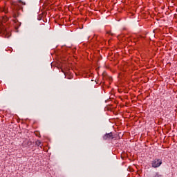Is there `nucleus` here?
Returning a JSON list of instances; mask_svg holds the SVG:
<instances>
[{
	"instance_id": "f257e3e1",
	"label": "nucleus",
	"mask_w": 177,
	"mask_h": 177,
	"mask_svg": "<svg viewBox=\"0 0 177 177\" xmlns=\"http://www.w3.org/2000/svg\"><path fill=\"white\" fill-rule=\"evenodd\" d=\"M8 20V19L6 16L0 18V34H3L5 38H9V37H10V33L8 31L6 28H5V25H3V23H6Z\"/></svg>"
},
{
	"instance_id": "f03ea898",
	"label": "nucleus",
	"mask_w": 177,
	"mask_h": 177,
	"mask_svg": "<svg viewBox=\"0 0 177 177\" xmlns=\"http://www.w3.org/2000/svg\"><path fill=\"white\" fill-rule=\"evenodd\" d=\"M162 164V160L161 159H154L151 162L152 168H158Z\"/></svg>"
},
{
	"instance_id": "7ed1b4c3",
	"label": "nucleus",
	"mask_w": 177,
	"mask_h": 177,
	"mask_svg": "<svg viewBox=\"0 0 177 177\" xmlns=\"http://www.w3.org/2000/svg\"><path fill=\"white\" fill-rule=\"evenodd\" d=\"M103 139H104V140H109L110 139H114V137L113 136V133L111 132V133L105 134L103 136Z\"/></svg>"
},
{
	"instance_id": "20e7f679",
	"label": "nucleus",
	"mask_w": 177,
	"mask_h": 177,
	"mask_svg": "<svg viewBox=\"0 0 177 177\" xmlns=\"http://www.w3.org/2000/svg\"><path fill=\"white\" fill-rule=\"evenodd\" d=\"M12 8L14 10L13 17L15 19H16V17H17V15H16V13H17V5H12Z\"/></svg>"
},
{
	"instance_id": "39448f33",
	"label": "nucleus",
	"mask_w": 177,
	"mask_h": 177,
	"mask_svg": "<svg viewBox=\"0 0 177 177\" xmlns=\"http://www.w3.org/2000/svg\"><path fill=\"white\" fill-rule=\"evenodd\" d=\"M0 11L1 12H3L4 13H8V8H6V7H4V8H0Z\"/></svg>"
},
{
	"instance_id": "423d86ee",
	"label": "nucleus",
	"mask_w": 177,
	"mask_h": 177,
	"mask_svg": "<svg viewBox=\"0 0 177 177\" xmlns=\"http://www.w3.org/2000/svg\"><path fill=\"white\" fill-rule=\"evenodd\" d=\"M35 144H36V146H41V141H39V140H37L36 142H35Z\"/></svg>"
},
{
	"instance_id": "0eeeda50",
	"label": "nucleus",
	"mask_w": 177,
	"mask_h": 177,
	"mask_svg": "<svg viewBox=\"0 0 177 177\" xmlns=\"http://www.w3.org/2000/svg\"><path fill=\"white\" fill-rule=\"evenodd\" d=\"M154 177H163L162 175L159 174L158 173H156Z\"/></svg>"
},
{
	"instance_id": "6e6552de",
	"label": "nucleus",
	"mask_w": 177,
	"mask_h": 177,
	"mask_svg": "<svg viewBox=\"0 0 177 177\" xmlns=\"http://www.w3.org/2000/svg\"><path fill=\"white\" fill-rule=\"evenodd\" d=\"M14 21H15V23H17V21H17V19H15Z\"/></svg>"
},
{
	"instance_id": "1a4fd4ad",
	"label": "nucleus",
	"mask_w": 177,
	"mask_h": 177,
	"mask_svg": "<svg viewBox=\"0 0 177 177\" xmlns=\"http://www.w3.org/2000/svg\"><path fill=\"white\" fill-rule=\"evenodd\" d=\"M22 3H23V5H26V3H23V2H22Z\"/></svg>"
},
{
	"instance_id": "9d476101",
	"label": "nucleus",
	"mask_w": 177,
	"mask_h": 177,
	"mask_svg": "<svg viewBox=\"0 0 177 177\" xmlns=\"http://www.w3.org/2000/svg\"><path fill=\"white\" fill-rule=\"evenodd\" d=\"M20 3H21V1H19Z\"/></svg>"
}]
</instances>
